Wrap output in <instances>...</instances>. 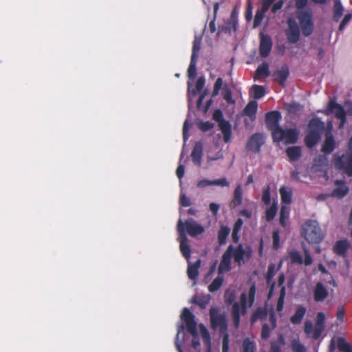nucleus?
Instances as JSON below:
<instances>
[{
  "label": "nucleus",
  "mask_w": 352,
  "mask_h": 352,
  "mask_svg": "<svg viewBox=\"0 0 352 352\" xmlns=\"http://www.w3.org/2000/svg\"><path fill=\"white\" fill-rule=\"evenodd\" d=\"M201 265V260L198 259L193 264H190L188 266L187 274L190 280H195L199 276V269Z\"/></svg>",
  "instance_id": "nucleus-29"
},
{
  "label": "nucleus",
  "mask_w": 352,
  "mask_h": 352,
  "mask_svg": "<svg viewBox=\"0 0 352 352\" xmlns=\"http://www.w3.org/2000/svg\"><path fill=\"white\" fill-rule=\"evenodd\" d=\"M242 189L240 186L236 187L234 191V198L230 203V206L235 208L239 206L242 202Z\"/></svg>",
  "instance_id": "nucleus-35"
},
{
  "label": "nucleus",
  "mask_w": 352,
  "mask_h": 352,
  "mask_svg": "<svg viewBox=\"0 0 352 352\" xmlns=\"http://www.w3.org/2000/svg\"><path fill=\"white\" fill-rule=\"evenodd\" d=\"M243 221L241 219L239 218L234 223L232 232L239 233Z\"/></svg>",
  "instance_id": "nucleus-62"
},
{
  "label": "nucleus",
  "mask_w": 352,
  "mask_h": 352,
  "mask_svg": "<svg viewBox=\"0 0 352 352\" xmlns=\"http://www.w3.org/2000/svg\"><path fill=\"white\" fill-rule=\"evenodd\" d=\"M197 126L201 131L206 132L212 129L214 126V124L209 121H200L197 123Z\"/></svg>",
  "instance_id": "nucleus-48"
},
{
  "label": "nucleus",
  "mask_w": 352,
  "mask_h": 352,
  "mask_svg": "<svg viewBox=\"0 0 352 352\" xmlns=\"http://www.w3.org/2000/svg\"><path fill=\"white\" fill-rule=\"evenodd\" d=\"M285 151L291 162L297 161L302 155L301 148L298 146H289Z\"/></svg>",
  "instance_id": "nucleus-27"
},
{
  "label": "nucleus",
  "mask_w": 352,
  "mask_h": 352,
  "mask_svg": "<svg viewBox=\"0 0 352 352\" xmlns=\"http://www.w3.org/2000/svg\"><path fill=\"white\" fill-rule=\"evenodd\" d=\"M283 3L284 2L283 0H280L275 3L272 8V12L273 14L276 13L279 10H280L283 8Z\"/></svg>",
  "instance_id": "nucleus-63"
},
{
  "label": "nucleus",
  "mask_w": 352,
  "mask_h": 352,
  "mask_svg": "<svg viewBox=\"0 0 352 352\" xmlns=\"http://www.w3.org/2000/svg\"><path fill=\"white\" fill-rule=\"evenodd\" d=\"M306 311L307 309L304 306L298 305L294 314L290 318L291 323L295 325L300 324L306 314Z\"/></svg>",
  "instance_id": "nucleus-25"
},
{
  "label": "nucleus",
  "mask_w": 352,
  "mask_h": 352,
  "mask_svg": "<svg viewBox=\"0 0 352 352\" xmlns=\"http://www.w3.org/2000/svg\"><path fill=\"white\" fill-rule=\"evenodd\" d=\"M335 165L349 177H352V151L338 157L335 160Z\"/></svg>",
  "instance_id": "nucleus-14"
},
{
  "label": "nucleus",
  "mask_w": 352,
  "mask_h": 352,
  "mask_svg": "<svg viewBox=\"0 0 352 352\" xmlns=\"http://www.w3.org/2000/svg\"><path fill=\"white\" fill-rule=\"evenodd\" d=\"M302 234L309 243H317L322 241L321 229L316 221L308 220L302 227Z\"/></svg>",
  "instance_id": "nucleus-8"
},
{
  "label": "nucleus",
  "mask_w": 352,
  "mask_h": 352,
  "mask_svg": "<svg viewBox=\"0 0 352 352\" xmlns=\"http://www.w3.org/2000/svg\"><path fill=\"white\" fill-rule=\"evenodd\" d=\"M335 184L338 186L331 192L332 197L342 198L347 195L349 192V188L344 184V182L342 180H336Z\"/></svg>",
  "instance_id": "nucleus-24"
},
{
  "label": "nucleus",
  "mask_w": 352,
  "mask_h": 352,
  "mask_svg": "<svg viewBox=\"0 0 352 352\" xmlns=\"http://www.w3.org/2000/svg\"><path fill=\"white\" fill-rule=\"evenodd\" d=\"M243 352H254L255 344L249 338H245L243 341Z\"/></svg>",
  "instance_id": "nucleus-45"
},
{
  "label": "nucleus",
  "mask_w": 352,
  "mask_h": 352,
  "mask_svg": "<svg viewBox=\"0 0 352 352\" xmlns=\"http://www.w3.org/2000/svg\"><path fill=\"white\" fill-rule=\"evenodd\" d=\"M230 233V229L227 226H221L218 233L217 239L220 245H225L227 242V238Z\"/></svg>",
  "instance_id": "nucleus-30"
},
{
  "label": "nucleus",
  "mask_w": 352,
  "mask_h": 352,
  "mask_svg": "<svg viewBox=\"0 0 352 352\" xmlns=\"http://www.w3.org/2000/svg\"><path fill=\"white\" fill-rule=\"evenodd\" d=\"M235 293L234 291L226 290L224 294V300L227 305H231L234 302Z\"/></svg>",
  "instance_id": "nucleus-51"
},
{
  "label": "nucleus",
  "mask_w": 352,
  "mask_h": 352,
  "mask_svg": "<svg viewBox=\"0 0 352 352\" xmlns=\"http://www.w3.org/2000/svg\"><path fill=\"white\" fill-rule=\"evenodd\" d=\"M251 90L253 91L254 98L256 100L263 98L266 94L265 89L262 85H254L252 87Z\"/></svg>",
  "instance_id": "nucleus-41"
},
{
  "label": "nucleus",
  "mask_w": 352,
  "mask_h": 352,
  "mask_svg": "<svg viewBox=\"0 0 352 352\" xmlns=\"http://www.w3.org/2000/svg\"><path fill=\"white\" fill-rule=\"evenodd\" d=\"M262 201L265 205H269L270 204V188L267 187L264 189L262 195Z\"/></svg>",
  "instance_id": "nucleus-56"
},
{
  "label": "nucleus",
  "mask_w": 352,
  "mask_h": 352,
  "mask_svg": "<svg viewBox=\"0 0 352 352\" xmlns=\"http://www.w3.org/2000/svg\"><path fill=\"white\" fill-rule=\"evenodd\" d=\"M327 126L319 118H311L307 125V133L305 137V144L311 148L320 140L322 133L327 131Z\"/></svg>",
  "instance_id": "nucleus-5"
},
{
  "label": "nucleus",
  "mask_w": 352,
  "mask_h": 352,
  "mask_svg": "<svg viewBox=\"0 0 352 352\" xmlns=\"http://www.w3.org/2000/svg\"><path fill=\"white\" fill-rule=\"evenodd\" d=\"M272 47V40L268 34H260L259 54L266 58L270 54Z\"/></svg>",
  "instance_id": "nucleus-17"
},
{
  "label": "nucleus",
  "mask_w": 352,
  "mask_h": 352,
  "mask_svg": "<svg viewBox=\"0 0 352 352\" xmlns=\"http://www.w3.org/2000/svg\"><path fill=\"white\" fill-rule=\"evenodd\" d=\"M297 19L299 21L302 34L305 36H310L314 30V23L311 11H298Z\"/></svg>",
  "instance_id": "nucleus-9"
},
{
  "label": "nucleus",
  "mask_w": 352,
  "mask_h": 352,
  "mask_svg": "<svg viewBox=\"0 0 352 352\" xmlns=\"http://www.w3.org/2000/svg\"><path fill=\"white\" fill-rule=\"evenodd\" d=\"M224 281L223 275L218 274L217 277L215 278L212 282L208 286V291L210 292H214L218 291Z\"/></svg>",
  "instance_id": "nucleus-34"
},
{
  "label": "nucleus",
  "mask_w": 352,
  "mask_h": 352,
  "mask_svg": "<svg viewBox=\"0 0 352 352\" xmlns=\"http://www.w3.org/2000/svg\"><path fill=\"white\" fill-rule=\"evenodd\" d=\"M286 36L289 43H296L300 38V30L294 20H288V29L286 30Z\"/></svg>",
  "instance_id": "nucleus-18"
},
{
  "label": "nucleus",
  "mask_w": 352,
  "mask_h": 352,
  "mask_svg": "<svg viewBox=\"0 0 352 352\" xmlns=\"http://www.w3.org/2000/svg\"><path fill=\"white\" fill-rule=\"evenodd\" d=\"M203 155V144L200 142L195 143L191 153L192 161L197 166H201Z\"/></svg>",
  "instance_id": "nucleus-23"
},
{
  "label": "nucleus",
  "mask_w": 352,
  "mask_h": 352,
  "mask_svg": "<svg viewBox=\"0 0 352 352\" xmlns=\"http://www.w3.org/2000/svg\"><path fill=\"white\" fill-rule=\"evenodd\" d=\"M324 114L329 116L334 113L335 117L340 120L339 128L342 129L346 122V113L343 107L337 103L335 100H330Z\"/></svg>",
  "instance_id": "nucleus-11"
},
{
  "label": "nucleus",
  "mask_w": 352,
  "mask_h": 352,
  "mask_svg": "<svg viewBox=\"0 0 352 352\" xmlns=\"http://www.w3.org/2000/svg\"><path fill=\"white\" fill-rule=\"evenodd\" d=\"M201 49V39L195 38L193 41L191 57L198 58V53Z\"/></svg>",
  "instance_id": "nucleus-49"
},
{
  "label": "nucleus",
  "mask_w": 352,
  "mask_h": 352,
  "mask_svg": "<svg viewBox=\"0 0 352 352\" xmlns=\"http://www.w3.org/2000/svg\"><path fill=\"white\" fill-rule=\"evenodd\" d=\"M273 248L278 250L280 247V235L278 230H274L272 232Z\"/></svg>",
  "instance_id": "nucleus-54"
},
{
  "label": "nucleus",
  "mask_w": 352,
  "mask_h": 352,
  "mask_svg": "<svg viewBox=\"0 0 352 352\" xmlns=\"http://www.w3.org/2000/svg\"><path fill=\"white\" fill-rule=\"evenodd\" d=\"M205 85V78L204 76L199 77L196 82V91L200 92Z\"/></svg>",
  "instance_id": "nucleus-58"
},
{
  "label": "nucleus",
  "mask_w": 352,
  "mask_h": 352,
  "mask_svg": "<svg viewBox=\"0 0 352 352\" xmlns=\"http://www.w3.org/2000/svg\"><path fill=\"white\" fill-rule=\"evenodd\" d=\"M337 346L340 352H352V346L343 338H338Z\"/></svg>",
  "instance_id": "nucleus-38"
},
{
  "label": "nucleus",
  "mask_w": 352,
  "mask_h": 352,
  "mask_svg": "<svg viewBox=\"0 0 352 352\" xmlns=\"http://www.w3.org/2000/svg\"><path fill=\"white\" fill-rule=\"evenodd\" d=\"M275 274V265L272 263L268 266L267 275H266V282L267 283H270L272 281V279L274 276Z\"/></svg>",
  "instance_id": "nucleus-53"
},
{
  "label": "nucleus",
  "mask_w": 352,
  "mask_h": 352,
  "mask_svg": "<svg viewBox=\"0 0 352 352\" xmlns=\"http://www.w3.org/2000/svg\"><path fill=\"white\" fill-rule=\"evenodd\" d=\"M197 58H190V65L188 69V76L190 80H195L197 75Z\"/></svg>",
  "instance_id": "nucleus-37"
},
{
  "label": "nucleus",
  "mask_w": 352,
  "mask_h": 352,
  "mask_svg": "<svg viewBox=\"0 0 352 352\" xmlns=\"http://www.w3.org/2000/svg\"><path fill=\"white\" fill-rule=\"evenodd\" d=\"M256 287L255 283H253L249 290L248 295L243 292L239 297V302H234L232 307L231 316L233 324L236 329L239 328L240 324L241 315H245L247 313V305L252 307L254 302Z\"/></svg>",
  "instance_id": "nucleus-3"
},
{
  "label": "nucleus",
  "mask_w": 352,
  "mask_h": 352,
  "mask_svg": "<svg viewBox=\"0 0 352 352\" xmlns=\"http://www.w3.org/2000/svg\"><path fill=\"white\" fill-rule=\"evenodd\" d=\"M270 74L269 65L267 63H263L259 65L256 71V74L258 77H268Z\"/></svg>",
  "instance_id": "nucleus-40"
},
{
  "label": "nucleus",
  "mask_w": 352,
  "mask_h": 352,
  "mask_svg": "<svg viewBox=\"0 0 352 352\" xmlns=\"http://www.w3.org/2000/svg\"><path fill=\"white\" fill-rule=\"evenodd\" d=\"M179 203L184 207L189 206L191 204L190 199L184 194L180 196Z\"/></svg>",
  "instance_id": "nucleus-61"
},
{
  "label": "nucleus",
  "mask_w": 352,
  "mask_h": 352,
  "mask_svg": "<svg viewBox=\"0 0 352 352\" xmlns=\"http://www.w3.org/2000/svg\"><path fill=\"white\" fill-rule=\"evenodd\" d=\"M277 205L276 203L272 204V205L268 208L265 211V219L267 221L270 222L272 221L277 212Z\"/></svg>",
  "instance_id": "nucleus-43"
},
{
  "label": "nucleus",
  "mask_w": 352,
  "mask_h": 352,
  "mask_svg": "<svg viewBox=\"0 0 352 352\" xmlns=\"http://www.w3.org/2000/svg\"><path fill=\"white\" fill-rule=\"evenodd\" d=\"M222 96L228 104H233L235 103L234 100L232 98V91L228 88L227 84H225L223 87Z\"/></svg>",
  "instance_id": "nucleus-42"
},
{
  "label": "nucleus",
  "mask_w": 352,
  "mask_h": 352,
  "mask_svg": "<svg viewBox=\"0 0 352 352\" xmlns=\"http://www.w3.org/2000/svg\"><path fill=\"white\" fill-rule=\"evenodd\" d=\"M281 114L278 111H272L265 114L267 128L272 133L274 142H284L285 144H295L298 138V132L295 129L284 130L280 125Z\"/></svg>",
  "instance_id": "nucleus-1"
},
{
  "label": "nucleus",
  "mask_w": 352,
  "mask_h": 352,
  "mask_svg": "<svg viewBox=\"0 0 352 352\" xmlns=\"http://www.w3.org/2000/svg\"><path fill=\"white\" fill-rule=\"evenodd\" d=\"M272 328L269 327L267 323H265L262 325L261 337L263 340H267L270 336Z\"/></svg>",
  "instance_id": "nucleus-52"
},
{
  "label": "nucleus",
  "mask_w": 352,
  "mask_h": 352,
  "mask_svg": "<svg viewBox=\"0 0 352 352\" xmlns=\"http://www.w3.org/2000/svg\"><path fill=\"white\" fill-rule=\"evenodd\" d=\"M211 296L209 294L203 295L201 296H194L191 299V302L198 305L201 309H204L210 303Z\"/></svg>",
  "instance_id": "nucleus-26"
},
{
  "label": "nucleus",
  "mask_w": 352,
  "mask_h": 352,
  "mask_svg": "<svg viewBox=\"0 0 352 352\" xmlns=\"http://www.w3.org/2000/svg\"><path fill=\"white\" fill-rule=\"evenodd\" d=\"M289 210L285 206H282L280 212L279 223L283 227L286 226V221L289 219Z\"/></svg>",
  "instance_id": "nucleus-44"
},
{
  "label": "nucleus",
  "mask_w": 352,
  "mask_h": 352,
  "mask_svg": "<svg viewBox=\"0 0 352 352\" xmlns=\"http://www.w3.org/2000/svg\"><path fill=\"white\" fill-rule=\"evenodd\" d=\"M352 15L351 14H346L343 19L342 20L340 25H339V30H342L345 25L349 23V21L351 20Z\"/></svg>",
  "instance_id": "nucleus-60"
},
{
  "label": "nucleus",
  "mask_w": 352,
  "mask_h": 352,
  "mask_svg": "<svg viewBox=\"0 0 352 352\" xmlns=\"http://www.w3.org/2000/svg\"><path fill=\"white\" fill-rule=\"evenodd\" d=\"M181 226L182 224L179 225V248L184 257L188 260L190 257V248L188 244V238L186 236V234H184V232L183 229L181 228Z\"/></svg>",
  "instance_id": "nucleus-19"
},
{
  "label": "nucleus",
  "mask_w": 352,
  "mask_h": 352,
  "mask_svg": "<svg viewBox=\"0 0 352 352\" xmlns=\"http://www.w3.org/2000/svg\"><path fill=\"white\" fill-rule=\"evenodd\" d=\"M223 85V79L220 77L217 78V79L216 80V81L214 84L213 90L212 92V98H214L217 95H219V91L222 88Z\"/></svg>",
  "instance_id": "nucleus-47"
},
{
  "label": "nucleus",
  "mask_w": 352,
  "mask_h": 352,
  "mask_svg": "<svg viewBox=\"0 0 352 352\" xmlns=\"http://www.w3.org/2000/svg\"><path fill=\"white\" fill-rule=\"evenodd\" d=\"M327 288L321 283H317L314 289V299L316 302H322L328 296Z\"/></svg>",
  "instance_id": "nucleus-21"
},
{
  "label": "nucleus",
  "mask_w": 352,
  "mask_h": 352,
  "mask_svg": "<svg viewBox=\"0 0 352 352\" xmlns=\"http://www.w3.org/2000/svg\"><path fill=\"white\" fill-rule=\"evenodd\" d=\"M257 107L258 104L256 101L252 100L249 102L243 110L244 114L250 118H255Z\"/></svg>",
  "instance_id": "nucleus-33"
},
{
  "label": "nucleus",
  "mask_w": 352,
  "mask_h": 352,
  "mask_svg": "<svg viewBox=\"0 0 352 352\" xmlns=\"http://www.w3.org/2000/svg\"><path fill=\"white\" fill-rule=\"evenodd\" d=\"M289 72L287 65L283 66L280 69H278L274 72V80L278 82L282 87L285 86V83L289 76Z\"/></svg>",
  "instance_id": "nucleus-22"
},
{
  "label": "nucleus",
  "mask_w": 352,
  "mask_h": 352,
  "mask_svg": "<svg viewBox=\"0 0 352 352\" xmlns=\"http://www.w3.org/2000/svg\"><path fill=\"white\" fill-rule=\"evenodd\" d=\"M282 204H290L292 201V191L287 186H281L279 190Z\"/></svg>",
  "instance_id": "nucleus-28"
},
{
  "label": "nucleus",
  "mask_w": 352,
  "mask_h": 352,
  "mask_svg": "<svg viewBox=\"0 0 352 352\" xmlns=\"http://www.w3.org/2000/svg\"><path fill=\"white\" fill-rule=\"evenodd\" d=\"M185 167L182 164H179L176 170V175L177 177L181 179L184 175Z\"/></svg>",
  "instance_id": "nucleus-64"
},
{
  "label": "nucleus",
  "mask_w": 352,
  "mask_h": 352,
  "mask_svg": "<svg viewBox=\"0 0 352 352\" xmlns=\"http://www.w3.org/2000/svg\"><path fill=\"white\" fill-rule=\"evenodd\" d=\"M268 9H264V7L261 6L260 10H257L256 12V14L254 19L253 27L257 28L261 25L262 20L263 19L265 13L267 12Z\"/></svg>",
  "instance_id": "nucleus-39"
},
{
  "label": "nucleus",
  "mask_w": 352,
  "mask_h": 352,
  "mask_svg": "<svg viewBox=\"0 0 352 352\" xmlns=\"http://www.w3.org/2000/svg\"><path fill=\"white\" fill-rule=\"evenodd\" d=\"M265 143V137L263 133H255L252 134L248 139L245 148L248 151L258 153L261 151V146Z\"/></svg>",
  "instance_id": "nucleus-15"
},
{
  "label": "nucleus",
  "mask_w": 352,
  "mask_h": 352,
  "mask_svg": "<svg viewBox=\"0 0 352 352\" xmlns=\"http://www.w3.org/2000/svg\"><path fill=\"white\" fill-rule=\"evenodd\" d=\"M285 344V340L283 334H279L276 341H272L270 344V352H281V347Z\"/></svg>",
  "instance_id": "nucleus-32"
},
{
  "label": "nucleus",
  "mask_w": 352,
  "mask_h": 352,
  "mask_svg": "<svg viewBox=\"0 0 352 352\" xmlns=\"http://www.w3.org/2000/svg\"><path fill=\"white\" fill-rule=\"evenodd\" d=\"M212 186H228L229 182L226 178L212 180Z\"/></svg>",
  "instance_id": "nucleus-59"
},
{
  "label": "nucleus",
  "mask_w": 352,
  "mask_h": 352,
  "mask_svg": "<svg viewBox=\"0 0 352 352\" xmlns=\"http://www.w3.org/2000/svg\"><path fill=\"white\" fill-rule=\"evenodd\" d=\"M305 259H302V257L299 252L296 250H292L289 253V256L292 263H298L302 264L304 263L305 265L309 266L313 262V258L310 255L309 250L303 248Z\"/></svg>",
  "instance_id": "nucleus-16"
},
{
  "label": "nucleus",
  "mask_w": 352,
  "mask_h": 352,
  "mask_svg": "<svg viewBox=\"0 0 352 352\" xmlns=\"http://www.w3.org/2000/svg\"><path fill=\"white\" fill-rule=\"evenodd\" d=\"M201 336L204 341L209 346H210V336L208 329L202 324L199 325Z\"/></svg>",
  "instance_id": "nucleus-46"
},
{
  "label": "nucleus",
  "mask_w": 352,
  "mask_h": 352,
  "mask_svg": "<svg viewBox=\"0 0 352 352\" xmlns=\"http://www.w3.org/2000/svg\"><path fill=\"white\" fill-rule=\"evenodd\" d=\"M181 320L185 322L186 331L192 336V346L197 349L200 345V342L197 328V324L194 314L188 308L186 307L181 314Z\"/></svg>",
  "instance_id": "nucleus-6"
},
{
  "label": "nucleus",
  "mask_w": 352,
  "mask_h": 352,
  "mask_svg": "<svg viewBox=\"0 0 352 352\" xmlns=\"http://www.w3.org/2000/svg\"><path fill=\"white\" fill-rule=\"evenodd\" d=\"M182 224L181 228L184 232V234L188 233L190 236L195 237L197 235L201 234L204 232V228L194 221L192 219H189L185 222L179 219L177 222V232L179 234V225Z\"/></svg>",
  "instance_id": "nucleus-12"
},
{
  "label": "nucleus",
  "mask_w": 352,
  "mask_h": 352,
  "mask_svg": "<svg viewBox=\"0 0 352 352\" xmlns=\"http://www.w3.org/2000/svg\"><path fill=\"white\" fill-rule=\"evenodd\" d=\"M325 314L323 312L317 313L314 326L309 320L305 322V333L307 336L311 335L313 339L318 340L325 329Z\"/></svg>",
  "instance_id": "nucleus-7"
},
{
  "label": "nucleus",
  "mask_w": 352,
  "mask_h": 352,
  "mask_svg": "<svg viewBox=\"0 0 352 352\" xmlns=\"http://www.w3.org/2000/svg\"><path fill=\"white\" fill-rule=\"evenodd\" d=\"M267 316V310L261 307L257 308L253 311L250 317L252 324L255 323L258 320H265Z\"/></svg>",
  "instance_id": "nucleus-31"
},
{
  "label": "nucleus",
  "mask_w": 352,
  "mask_h": 352,
  "mask_svg": "<svg viewBox=\"0 0 352 352\" xmlns=\"http://www.w3.org/2000/svg\"><path fill=\"white\" fill-rule=\"evenodd\" d=\"M188 131H189V123H188V120H185V122L184 123V126H183V139H184V142H186L188 139V137H189Z\"/></svg>",
  "instance_id": "nucleus-57"
},
{
  "label": "nucleus",
  "mask_w": 352,
  "mask_h": 352,
  "mask_svg": "<svg viewBox=\"0 0 352 352\" xmlns=\"http://www.w3.org/2000/svg\"><path fill=\"white\" fill-rule=\"evenodd\" d=\"M251 253L250 248H248L247 250H245L242 244H239L236 248L232 245H230L223 254L217 269L218 274L223 275L224 272L230 271L232 258H234V262L238 265H241L245 263V258L247 259L250 258Z\"/></svg>",
  "instance_id": "nucleus-2"
},
{
  "label": "nucleus",
  "mask_w": 352,
  "mask_h": 352,
  "mask_svg": "<svg viewBox=\"0 0 352 352\" xmlns=\"http://www.w3.org/2000/svg\"><path fill=\"white\" fill-rule=\"evenodd\" d=\"M212 119L218 123L219 127L223 135V141L228 143L232 137V126L230 123L223 118L221 109H215L212 113Z\"/></svg>",
  "instance_id": "nucleus-10"
},
{
  "label": "nucleus",
  "mask_w": 352,
  "mask_h": 352,
  "mask_svg": "<svg viewBox=\"0 0 352 352\" xmlns=\"http://www.w3.org/2000/svg\"><path fill=\"white\" fill-rule=\"evenodd\" d=\"M292 349L293 352H306L305 346L298 340H294L292 342Z\"/></svg>",
  "instance_id": "nucleus-50"
},
{
  "label": "nucleus",
  "mask_w": 352,
  "mask_h": 352,
  "mask_svg": "<svg viewBox=\"0 0 352 352\" xmlns=\"http://www.w3.org/2000/svg\"><path fill=\"white\" fill-rule=\"evenodd\" d=\"M210 319L211 328L214 330L219 329V333L223 336L222 352H228L230 341L226 316L221 314L217 307H211L210 309Z\"/></svg>",
  "instance_id": "nucleus-4"
},
{
  "label": "nucleus",
  "mask_w": 352,
  "mask_h": 352,
  "mask_svg": "<svg viewBox=\"0 0 352 352\" xmlns=\"http://www.w3.org/2000/svg\"><path fill=\"white\" fill-rule=\"evenodd\" d=\"M344 8L340 0H335L333 6V19L338 21L343 14Z\"/></svg>",
  "instance_id": "nucleus-36"
},
{
  "label": "nucleus",
  "mask_w": 352,
  "mask_h": 352,
  "mask_svg": "<svg viewBox=\"0 0 352 352\" xmlns=\"http://www.w3.org/2000/svg\"><path fill=\"white\" fill-rule=\"evenodd\" d=\"M245 18L248 21L252 19V5L250 0L247 1V7L245 12Z\"/></svg>",
  "instance_id": "nucleus-55"
},
{
  "label": "nucleus",
  "mask_w": 352,
  "mask_h": 352,
  "mask_svg": "<svg viewBox=\"0 0 352 352\" xmlns=\"http://www.w3.org/2000/svg\"><path fill=\"white\" fill-rule=\"evenodd\" d=\"M332 124L329 122L327 124V129L324 133V140L322 144L321 152L325 155H330L336 148V142L331 133Z\"/></svg>",
  "instance_id": "nucleus-13"
},
{
  "label": "nucleus",
  "mask_w": 352,
  "mask_h": 352,
  "mask_svg": "<svg viewBox=\"0 0 352 352\" xmlns=\"http://www.w3.org/2000/svg\"><path fill=\"white\" fill-rule=\"evenodd\" d=\"M350 243L346 239L339 240L333 245V250L335 254L345 258L346 252L350 248Z\"/></svg>",
  "instance_id": "nucleus-20"
}]
</instances>
